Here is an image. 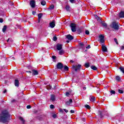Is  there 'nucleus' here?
I'll return each mask as SVG.
<instances>
[{"mask_svg":"<svg viewBox=\"0 0 124 124\" xmlns=\"http://www.w3.org/2000/svg\"><path fill=\"white\" fill-rule=\"evenodd\" d=\"M10 121V114L6 109L1 111L0 114V122L2 124H7Z\"/></svg>","mask_w":124,"mask_h":124,"instance_id":"obj_1","label":"nucleus"},{"mask_svg":"<svg viewBox=\"0 0 124 124\" xmlns=\"http://www.w3.org/2000/svg\"><path fill=\"white\" fill-rule=\"evenodd\" d=\"M120 23L116 21H113L110 25V27L112 29L113 31H118L120 30Z\"/></svg>","mask_w":124,"mask_h":124,"instance_id":"obj_2","label":"nucleus"},{"mask_svg":"<svg viewBox=\"0 0 124 124\" xmlns=\"http://www.w3.org/2000/svg\"><path fill=\"white\" fill-rule=\"evenodd\" d=\"M99 37L100 39V42L103 44L102 46V50L103 52H108V51L107 50V47H106V46L104 45L105 44V40H104V36L103 35H100Z\"/></svg>","mask_w":124,"mask_h":124,"instance_id":"obj_3","label":"nucleus"},{"mask_svg":"<svg viewBox=\"0 0 124 124\" xmlns=\"http://www.w3.org/2000/svg\"><path fill=\"white\" fill-rule=\"evenodd\" d=\"M70 27L71 28V31L73 32H75V31H76V28H77L76 24L71 23L70 25Z\"/></svg>","mask_w":124,"mask_h":124,"instance_id":"obj_4","label":"nucleus"},{"mask_svg":"<svg viewBox=\"0 0 124 124\" xmlns=\"http://www.w3.org/2000/svg\"><path fill=\"white\" fill-rule=\"evenodd\" d=\"M81 64H78V65H73L72 66V68L73 69H74L76 72H77L78 70L79 71L81 70Z\"/></svg>","mask_w":124,"mask_h":124,"instance_id":"obj_5","label":"nucleus"},{"mask_svg":"<svg viewBox=\"0 0 124 124\" xmlns=\"http://www.w3.org/2000/svg\"><path fill=\"white\" fill-rule=\"evenodd\" d=\"M56 67L57 69H59L60 70H62V68H63V64L62 63L59 62L57 63Z\"/></svg>","mask_w":124,"mask_h":124,"instance_id":"obj_6","label":"nucleus"},{"mask_svg":"<svg viewBox=\"0 0 124 124\" xmlns=\"http://www.w3.org/2000/svg\"><path fill=\"white\" fill-rule=\"evenodd\" d=\"M49 26L51 29L55 28V26H56V22L55 20H52V22L49 23Z\"/></svg>","mask_w":124,"mask_h":124,"instance_id":"obj_7","label":"nucleus"},{"mask_svg":"<svg viewBox=\"0 0 124 124\" xmlns=\"http://www.w3.org/2000/svg\"><path fill=\"white\" fill-rule=\"evenodd\" d=\"M30 4L32 8H34L35 7V1L31 0L30 1Z\"/></svg>","mask_w":124,"mask_h":124,"instance_id":"obj_8","label":"nucleus"},{"mask_svg":"<svg viewBox=\"0 0 124 124\" xmlns=\"http://www.w3.org/2000/svg\"><path fill=\"white\" fill-rule=\"evenodd\" d=\"M66 38L68 39V40L71 41V40H73V39H74V37L70 34H68L66 36Z\"/></svg>","mask_w":124,"mask_h":124,"instance_id":"obj_9","label":"nucleus"},{"mask_svg":"<svg viewBox=\"0 0 124 124\" xmlns=\"http://www.w3.org/2000/svg\"><path fill=\"white\" fill-rule=\"evenodd\" d=\"M57 49L58 50V51H61L62 49V45L57 44L56 45Z\"/></svg>","mask_w":124,"mask_h":124,"instance_id":"obj_10","label":"nucleus"},{"mask_svg":"<svg viewBox=\"0 0 124 124\" xmlns=\"http://www.w3.org/2000/svg\"><path fill=\"white\" fill-rule=\"evenodd\" d=\"M42 16H43V13H40L38 15V23H40V19L42 18Z\"/></svg>","mask_w":124,"mask_h":124,"instance_id":"obj_11","label":"nucleus"},{"mask_svg":"<svg viewBox=\"0 0 124 124\" xmlns=\"http://www.w3.org/2000/svg\"><path fill=\"white\" fill-rule=\"evenodd\" d=\"M50 100L51 101H55V100H56V96L54 94H51L50 95Z\"/></svg>","mask_w":124,"mask_h":124,"instance_id":"obj_12","label":"nucleus"},{"mask_svg":"<svg viewBox=\"0 0 124 124\" xmlns=\"http://www.w3.org/2000/svg\"><path fill=\"white\" fill-rule=\"evenodd\" d=\"M119 15L120 18H124V12L121 11L119 14Z\"/></svg>","mask_w":124,"mask_h":124,"instance_id":"obj_13","label":"nucleus"},{"mask_svg":"<svg viewBox=\"0 0 124 124\" xmlns=\"http://www.w3.org/2000/svg\"><path fill=\"white\" fill-rule=\"evenodd\" d=\"M89 99L90 101L92 102H95V97L92 96V97H90Z\"/></svg>","mask_w":124,"mask_h":124,"instance_id":"obj_14","label":"nucleus"},{"mask_svg":"<svg viewBox=\"0 0 124 124\" xmlns=\"http://www.w3.org/2000/svg\"><path fill=\"white\" fill-rule=\"evenodd\" d=\"M19 80L15 79V85L16 87H19Z\"/></svg>","mask_w":124,"mask_h":124,"instance_id":"obj_15","label":"nucleus"},{"mask_svg":"<svg viewBox=\"0 0 124 124\" xmlns=\"http://www.w3.org/2000/svg\"><path fill=\"white\" fill-rule=\"evenodd\" d=\"M65 9L67 12H70V6L69 5H66Z\"/></svg>","mask_w":124,"mask_h":124,"instance_id":"obj_16","label":"nucleus"},{"mask_svg":"<svg viewBox=\"0 0 124 124\" xmlns=\"http://www.w3.org/2000/svg\"><path fill=\"white\" fill-rule=\"evenodd\" d=\"M32 74L33 75H38V71L35 70H32Z\"/></svg>","mask_w":124,"mask_h":124,"instance_id":"obj_17","label":"nucleus"},{"mask_svg":"<svg viewBox=\"0 0 124 124\" xmlns=\"http://www.w3.org/2000/svg\"><path fill=\"white\" fill-rule=\"evenodd\" d=\"M101 24L104 27V28H107V27H108V25H107V23H106L105 22H103L102 21L101 22Z\"/></svg>","mask_w":124,"mask_h":124,"instance_id":"obj_18","label":"nucleus"},{"mask_svg":"<svg viewBox=\"0 0 124 124\" xmlns=\"http://www.w3.org/2000/svg\"><path fill=\"white\" fill-rule=\"evenodd\" d=\"M64 67V70H65V71H68V70H69V68L67 66V65H64L63 66Z\"/></svg>","mask_w":124,"mask_h":124,"instance_id":"obj_19","label":"nucleus"},{"mask_svg":"<svg viewBox=\"0 0 124 124\" xmlns=\"http://www.w3.org/2000/svg\"><path fill=\"white\" fill-rule=\"evenodd\" d=\"M90 67H91V69H93V70H97V67H96V66H95L92 65V66H91Z\"/></svg>","mask_w":124,"mask_h":124,"instance_id":"obj_20","label":"nucleus"},{"mask_svg":"<svg viewBox=\"0 0 124 124\" xmlns=\"http://www.w3.org/2000/svg\"><path fill=\"white\" fill-rule=\"evenodd\" d=\"M55 8V5L53 4L51 5L48 8V9H50V10H52Z\"/></svg>","mask_w":124,"mask_h":124,"instance_id":"obj_21","label":"nucleus"},{"mask_svg":"<svg viewBox=\"0 0 124 124\" xmlns=\"http://www.w3.org/2000/svg\"><path fill=\"white\" fill-rule=\"evenodd\" d=\"M7 29V26L6 25H4L3 26V28L2 29V31L3 32H4L5 31H6V29Z\"/></svg>","mask_w":124,"mask_h":124,"instance_id":"obj_22","label":"nucleus"},{"mask_svg":"<svg viewBox=\"0 0 124 124\" xmlns=\"http://www.w3.org/2000/svg\"><path fill=\"white\" fill-rule=\"evenodd\" d=\"M57 86L55 84H53L52 85L50 86V89H52V90H55Z\"/></svg>","mask_w":124,"mask_h":124,"instance_id":"obj_23","label":"nucleus"},{"mask_svg":"<svg viewBox=\"0 0 124 124\" xmlns=\"http://www.w3.org/2000/svg\"><path fill=\"white\" fill-rule=\"evenodd\" d=\"M19 120L21 121V122H22V124H25V120H24V118H23V117H19Z\"/></svg>","mask_w":124,"mask_h":124,"instance_id":"obj_24","label":"nucleus"},{"mask_svg":"<svg viewBox=\"0 0 124 124\" xmlns=\"http://www.w3.org/2000/svg\"><path fill=\"white\" fill-rule=\"evenodd\" d=\"M115 78L117 81H121V77H120V76H116Z\"/></svg>","mask_w":124,"mask_h":124,"instance_id":"obj_25","label":"nucleus"},{"mask_svg":"<svg viewBox=\"0 0 124 124\" xmlns=\"http://www.w3.org/2000/svg\"><path fill=\"white\" fill-rule=\"evenodd\" d=\"M84 66L86 68H89V67H90V63H85Z\"/></svg>","mask_w":124,"mask_h":124,"instance_id":"obj_26","label":"nucleus"},{"mask_svg":"<svg viewBox=\"0 0 124 124\" xmlns=\"http://www.w3.org/2000/svg\"><path fill=\"white\" fill-rule=\"evenodd\" d=\"M41 4L44 6L46 5V1H45V0H42L41 2Z\"/></svg>","mask_w":124,"mask_h":124,"instance_id":"obj_27","label":"nucleus"},{"mask_svg":"<svg viewBox=\"0 0 124 124\" xmlns=\"http://www.w3.org/2000/svg\"><path fill=\"white\" fill-rule=\"evenodd\" d=\"M110 93V95H112V94H115L116 93V91L114 90H111L109 91Z\"/></svg>","mask_w":124,"mask_h":124,"instance_id":"obj_28","label":"nucleus"},{"mask_svg":"<svg viewBox=\"0 0 124 124\" xmlns=\"http://www.w3.org/2000/svg\"><path fill=\"white\" fill-rule=\"evenodd\" d=\"M99 114H100V118H101V119H102V118H103V117H104V116H103V115L102 114V112L99 111Z\"/></svg>","mask_w":124,"mask_h":124,"instance_id":"obj_29","label":"nucleus"},{"mask_svg":"<svg viewBox=\"0 0 124 124\" xmlns=\"http://www.w3.org/2000/svg\"><path fill=\"white\" fill-rule=\"evenodd\" d=\"M63 54H64V51H63V50H60L59 54L62 55Z\"/></svg>","mask_w":124,"mask_h":124,"instance_id":"obj_30","label":"nucleus"},{"mask_svg":"<svg viewBox=\"0 0 124 124\" xmlns=\"http://www.w3.org/2000/svg\"><path fill=\"white\" fill-rule=\"evenodd\" d=\"M119 69H120L121 71H122V72H123V73L124 74V68L123 67H120L119 68Z\"/></svg>","mask_w":124,"mask_h":124,"instance_id":"obj_31","label":"nucleus"},{"mask_svg":"<svg viewBox=\"0 0 124 124\" xmlns=\"http://www.w3.org/2000/svg\"><path fill=\"white\" fill-rule=\"evenodd\" d=\"M85 108H86L87 109H89L90 110V109H91V106H90L89 105H86L85 106Z\"/></svg>","mask_w":124,"mask_h":124,"instance_id":"obj_32","label":"nucleus"},{"mask_svg":"<svg viewBox=\"0 0 124 124\" xmlns=\"http://www.w3.org/2000/svg\"><path fill=\"white\" fill-rule=\"evenodd\" d=\"M114 42H115L116 44H117V45H119V43L118 42V39H117V38H115L114 39Z\"/></svg>","mask_w":124,"mask_h":124,"instance_id":"obj_33","label":"nucleus"},{"mask_svg":"<svg viewBox=\"0 0 124 124\" xmlns=\"http://www.w3.org/2000/svg\"><path fill=\"white\" fill-rule=\"evenodd\" d=\"M37 119L39 120V121H42V117L41 116H37Z\"/></svg>","mask_w":124,"mask_h":124,"instance_id":"obj_34","label":"nucleus"},{"mask_svg":"<svg viewBox=\"0 0 124 124\" xmlns=\"http://www.w3.org/2000/svg\"><path fill=\"white\" fill-rule=\"evenodd\" d=\"M77 31H78V34H80V33H81V32H82V30H81L80 29H78L77 30Z\"/></svg>","mask_w":124,"mask_h":124,"instance_id":"obj_35","label":"nucleus"},{"mask_svg":"<svg viewBox=\"0 0 124 124\" xmlns=\"http://www.w3.org/2000/svg\"><path fill=\"white\" fill-rule=\"evenodd\" d=\"M85 34L89 35L90 34V31L88 30H85Z\"/></svg>","mask_w":124,"mask_h":124,"instance_id":"obj_36","label":"nucleus"},{"mask_svg":"<svg viewBox=\"0 0 124 124\" xmlns=\"http://www.w3.org/2000/svg\"><path fill=\"white\" fill-rule=\"evenodd\" d=\"M57 40H58V38L57 37V36H54L53 37V41H57Z\"/></svg>","mask_w":124,"mask_h":124,"instance_id":"obj_37","label":"nucleus"},{"mask_svg":"<svg viewBox=\"0 0 124 124\" xmlns=\"http://www.w3.org/2000/svg\"><path fill=\"white\" fill-rule=\"evenodd\" d=\"M118 93H124V91H123L121 89H119Z\"/></svg>","mask_w":124,"mask_h":124,"instance_id":"obj_38","label":"nucleus"},{"mask_svg":"<svg viewBox=\"0 0 124 124\" xmlns=\"http://www.w3.org/2000/svg\"><path fill=\"white\" fill-rule=\"evenodd\" d=\"M69 1L71 2V3H75L76 2L75 0H69Z\"/></svg>","mask_w":124,"mask_h":124,"instance_id":"obj_39","label":"nucleus"},{"mask_svg":"<svg viewBox=\"0 0 124 124\" xmlns=\"http://www.w3.org/2000/svg\"><path fill=\"white\" fill-rule=\"evenodd\" d=\"M96 20L98 22H100L101 23L102 22V20H101V19L99 17Z\"/></svg>","mask_w":124,"mask_h":124,"instance_id":"obj_40","label":"nucleus"},{"mask_svg":"<svg viewBox=\"0 0 124 124\" xmlns=\"http://www.w3.org/2000/svg\"><path fill=\"white\" fill-rule=\"evenodd\" d=\"M50 108L51 109H54V108H55V106H54V105H50Z\"/></svg>","mask_w":124,"mask_h":124,"instance_id":"obj_41","label":"nucleus"},{"mask_svg":"<svg viewBox=\"0 0 124 124\" xmlns=\"http://www.w3.org/2000/svg\"><path fill=\"white\" fill-rule=\"evenodd\" d=\"M57 115L56 114H54L52 115V117L54 119H56V118H57Z\"/></svg>","mask_w":124,"mask_h":124,"instance_id":"obj_42","label":"nucleus"},{"mask_svg":"<svg viewBox=\"0 0 124 124\" xmlns=\"http://www.w3.org/2000/svg\"><path fill=\"white\" fill-rule=\"evenodd\" d=\"M70 95V93H69V92H66V93H65L66 96H69Z\"/></svg>","mask_w":124,"mask_h":124,"instance_id":"obj_43","label":"nucleus"},{"mask_svg":"<svg viewBox=\"0 0 124 124\" xmlns=\"http://www.w3.org/2000/svg\"><path fill=\"white\" fill-rule=\"evenodd\" d=\"M27 109H31V105H28L26 107Z\"/></svg>","mask_w":124,"mask_h":124,"instance_id":"obj_44","label":"nucleus"},{"mask_svg":"<svg viewBox=\"0 0 124 124\" xmlns=\"http://www.w3.org/2000/svg\"><path fill=\"white\" fill-rule=\"evenodd\" d=\"M70 104H71L69 101H67L66 102V105H70Z\"/></svg>","mask_w":124,"mask_h":124,"instance_id":"obj_45","label":"nucleus"},{"mask_svg":"<svg viewBox=\"0 0 124 124\" xmlns=\"http://www.w3.org/2000/svg\"><path fill=\"white\" fill-rule=\"evenodd\" d=\"M59 112H60V113H63V110L62 108H60Z\"/></svg>","mask_w":124,"mask_h":124,"instance_id":"obj_46","label":"nucleus"},{"mask_svg":"<svg viewBox=\"0 0 124 124\" xmlns=\"http://www.w3.org/2000/svg\"><path fill=\"white\" fill-rule=\"evenodd\" d=\"M52 58L53 59V60H56V59H57V57H56V56L53 55L52 56Z\"/></svg>","mask_w":124,"mask_h":124,"instance_id":"obj_47","label":"nucleus"},{"mask_svg":"<svg viewBox=\"0 0 124 124\" xmlns=\"http://www.w3.org/2000/svg\"><path fill=\"white\" fill-rule=\"evenodd\" d=\"M70 113H71L72 114H74V113H75V111H74V110H70Z\"/></svg>","mask_w":124,"mask_h":124,"instance_id":"obj_48","label":"nucleus"},{"mask_svg":"<svg viewBox=\"0 0 124 124\" xmlns=\"http://www.w3.org/2000/svg\"><path fill=\"white\" fill-rule=\"evenodd\" d=\"M0 23H3V19L2 18H0Z\"/></svg>","mask_w":124,"mask_h":124,"instance_id":"obj_49","label":"nucleus"},{"mask_svg":"<svg viewBox=\"0 0 124 124\" xmlns=\"http://www.w3.org/2000/svg\"><path fill=\"white\" fill-rule=\"evenodd\" d=\"M32 15H35V14H36V11H32Z\"/></svg>","mask_w":124,"mask_h":124,"instance_id":"obj_50","label":"nucleus"},{"mask_svg":"<svg viewBox=\"0 0 124 124\" xmlns=\"http://www.w3.org/2000/svg\"><path fill=\"white\" fill-rule=\"evenodd\" d=\"M86 49H91V45H89L87 47Z\"/></svg>","mask_w":124,"mask_h":124,"instance_id":"obj_51","label":"nucleus"},{"mask_svg":"<svg viewBox=\"0 0 124 124\" xmlns=\"http://www.w3.org/2000/svg\"><path fill=\"white\" fill-rule=\"evenodd\" d=\"M79 45H80V46H81V47H83V46H84L85 45L82 43H80L79 44Z\"/></svg>","mask_w":124,"mask_h":124,"instance_id":"obj_52","label":"nucleus"},{"mask_svg":"<svg viewBox=\"0 0 124 124\" xmlns=\"http://www.w3.org/2000/svg\"><path fill=\"white\" fill-rule=\"evenodd\" d=\"M94 16L95 17V18L96 19L99 17L98 16H97V15H94Z\"/></svg>","mask_w":124,"mask_h":124,"instance_id":"obj_53","label":"nucleus"},{"mask_svg":"<svg viewBox=\"0 0 124 124\" xmlns=\"http://www.w3.org/2000/svg\"><path fill=\"white\" fill-rule=\"evenodd\" d=\"M63 110L64 111V112H65V113L68 112V110H67L66 109H63Z\"/></svg>","mask_w":124,"mask_h":124,"instance_id":"obj_54","label":"nucleus"},{"mask_svg":"<svg viewBox=\"0 0 124 124\" xmlns=\"http://www.w3.org/2000/svg\"><path fill=\"white\" fill-rule=\"evenodd\" d=\"M69 101L71 103V104L72 103V102H73L72 99H70Z\"/></svg>","mask_w":124,"mask_h":124,"instance_id":"obj_55","label":"nucleus"},{"mask_svg":"<svg viewBox=\"0 0 124 124\" xmlns=\"http://www.w3.org/2000/svg\"><path fill=\"white\" fill-rule=\"evenodd\" d=\"M26 72L27 73H30V74H31V71H27Z\"/></svg>","mask_w":124,"mask_h":124,"instance_id":"obj_56","label":"nucleus"},{"mask_svg":"<svg viewBox=\"0 0 124 124\" xmlns=\"http://www.w3.org/2000/svg\"><path fill=\"white\" fill-rule=\"evenodd\" d=\"M15 101H16V100H15V99H13L11 100V102H12V103L15 102Z\"/></svg>","mask_w":124,"mask_h":124,"instance_id":"obj_57","label":"nucleus"},{"mask_svg":"<svg viewBox=\"0 0 124 124\" xmlns=\"http://www.w3.org/2000/svg\"><path fill=\"white\" fill-rule=\"evenodd\" d=\"M124 46H121V50H124Z\"/></svg>","mask_w":124,"mask_h":124,"instance_id":"obj_58","label":"nucleus"},{"mask_svg":"<svg viewBox=\"0 0 124 124\" xmlns=\"http://www.w3.org/2000/svg\"><path fill=\"white\" fill-rule=\"evenodd\" d=\"M70 62H72V63H73L74 62V61L73 60H70Z\"/></svg>","mask_w":124,"mask_h":124,"instance_id":"obj_59","label":"nucleus"},{"mask_svg":"<svg viewBox=\"0 0 124 124\" xmlns=\"http://www.w3.org/2000/svg\"><path fill=\"white\" fill-rule=\"evenodd\" d=\"M7 91L6 90H5L4 91H3V93H6Z\"/></svg>","mask_w":124,"mask_h":124,"instance_id":"obj_60","label":"nucleus"},{"mask_svg":"<svg viewBox=\"0 0 124 124\" xmlns=\"http://www.w3.org/2000/svg\"><path fill=\"white\" fill-rule=\"evenodd\" d=\"M37 110H35V111H34V113H35V114H36V113H37Z\"/></svg>","mask_w":124,"mask_h":124,"instance_id":"obj_61","label":"nucleus"},{"mask_svg":"<svg viewBox=\"0 0 124 124\" xmlns=\"http://www.w3.org/2000/svg\"><path fill=\"white\" fill-rule=\"evenodd\" d=\"M9 39H10V38H8L7 40V42H9Z\"/></svg>","mask_w":124,"mask_h":124,"instance_id":"obj_62","label":"nucleus"},{"mask_svg":"<svg viewBox=\"0 0 124 124\" xmlns=\"http://www.w3.org/2000/svg\"><path fill=\"white\" fill-rule=\"evenodd\" d=\"M66 42H67V43H69V41L67 40V41H66Z\"/></svg>","mask_w":124,"mask_h":124,"instance_id":"obj_63","label":"nucleus"},{"mask_svg":"<svg viewBox=\"0 0 124 124\" xmlns=\"http://www.w3.org/2000/svg\"><path fill=\"white\" fill-rule=\"evenodd\" d=\"M24 22H25V23H26L27 20H25L24 21Z\"/></svg>","mask_w":124,"mask_h":124,"instance_id":"obj_64","label":"nucleus"}]
</instances>
